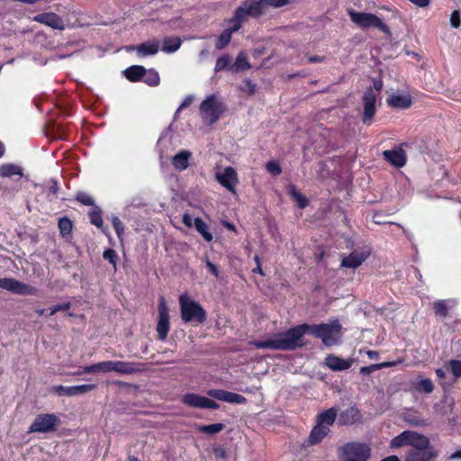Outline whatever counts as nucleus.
Here are the masks:
<instances>
[{
	"mask_svg": "<svg viewBox=\"0 0 461 461\" xmlns=\"http://www.w3.org/2000/svg\"><path fill=\"white\" fill-rule=\"evenodd\" d=\"M341 324L338 320L318 325L301 324L285 332L274 334L264 340H254L250 344L257 348L272 350H294L304 345L303 336L312 334L322 340L326 346L338 344L341 339Z\"/></svg>",
	"mask_w": 461,
	"mask_h": 461,
	"instance_id": "1",
	"label": "nucleus"
},
{
	"mask_svg": "<svg viewBox=\"0 0 461 461\" xmlns=\"http://www.w3.org/2000/svg\"><path fill=\"white\" fill-rule=\"evenodd\" d=\"M225 106L215 95L207 96L200 104L199 113L203 122L206 125L215 123L223 112Z\"/></svg>",
	"mask_w": 461,
	"mask_h": 461,
	"instance_id": "2",
	"label": "nucleus"
},
{
	"mask_svg": "<svg viewBox=\"0 0 461 461\" xmlns=\"http://www.w3.org/2000/svg\"><path fill=\"white\" fill-rule=\"evenodd\" d=\"M340 461H367L371 456V448L366 443L348 442L339 450Z\"/></svg>",
	"mask_w": 461,
	"mask_h": 461,
	"instance_id": "3",
	"label": "nucleus"
},
{
	"mask_svg": "<svg viewBox=\"0 0 461 461\" xmlns=\"http://www.w3.org/2000/svg\"><path fill=\"white\" fill-rule=\"evenodd\" d=\"M179 304L181 309V318L185 322L202 323L205 321V311L198 303L187 295L183 294L179 297Z\"/></svg>",
	"mask_w": 461,
	"mask_h": 461,
	"instance_id": "4",
	"label": "nucleus"
},
{
	"mask_svg": "<svg viewBox=\"0 0 461 461\" xmlns=\"http://www.w3.org/2000/svg\"><path fill=\"white\" fill-rule=\"evenodd\" d=\"M348 15L352 23L361 29L377 28L384 33H390L389 27L380 17L374 14L349 10Z\"/></svg>",
	"mask_w": 461,
	"mask_h": 461,
	"instance_id": "5",
	"label": "nucleus"
},
{
	"mask_svg": "<svg viewBox=\"0 0 461 461\" xmlns=\"http://www.w3.org/2000/svg\"><path fill=\"white\" fill-rule=\"evenodd\" d=\"M100 373L114 372L119 375H133L144 370L141 363L106 360L98 362Z\"/></svg>",
	"mask_w": 461,
	"mask_h": 461,
	"instance_id": "6",
	"label": "nucleus"
},
{
	"mask_svg": "<svg viewBox=\"0 0 461 461\" xmlns=\"http://www.w3.org/2000/svg\"><path fill=\"white\" fill-rule=\"evenodd\" d=\"M288 4V0H247L238 9L247 18L248 15L258 16L267 10L268 7H282Z\"/></svg>",
	"mask_w": 461,
	"mask_h": 461,
	"instance_id": "7",
	"label": "nucleus"
},
{
	"mask_svg": "<svg viewBox=\"0 0 461 461\" xmlns=\"http://www.w3.org/2000/svg\"><path fill=\"white\" fill-rule=\"evenodd\" d=\"M59 419L52 413L37 415L29 428V432L49 433L56 430Z\"/></svg>",
	"mask_w": 461,
	"mask_h": 461,
	"instance_id": "8",
	"label": "nucleus"
},
{
	"mask_svg": "<svg viewBox=\"0 0 461 461\" xmlns=\"http://www.w3.org/2000/svg\"><path fill=\"white\" fill-rule=\"evenodd\" d=\"M217 182L226 188L230 193L237 194V185L239 184L238 173L232 167H226L215 172Z\"/></svg>",
	"mask_w": 461,
	"mask_h": 461,
	"instance_id": "9",
	"label": "nucleus"
},
{
	"mask_svg": "<svg viewBox=\"0 0 461 461\" xmlns=\"http://www.w3.org/2000/svg\"><path fill=\"white\" fill-rule=\"evenodd\" d=\"M169 330V313L167 306L166 300L160 297L158 303V321L157 325V331L161 340L167 339Z\"/></svg>",
	"mask_w": 461,
	"mask_h": 461,
	"instance_id": "10",
	"label": "nucleus"
},
{
	"mask_svg": "<svg viewBox=\"0 0 461 461\" xmlns=\"http://www.w3.org/2000/svg\"><path fill=\"white\" fill-rule=\"evenodd\" d=\"M0 288L15 294H34L36 289L14 278H0Z\"/></svg>",
	"mask_w": 461,
	"mask_h": 461,
	"instance_id": "11",
	"label": "nucleus"
},
{
	"mask_svg": "<svg viewBox=\"0 0 461 461\" xmlns=\"http://www.w3.org/2000/svg\"><path fill=\"white\" fill-rule=\"evenodd\" d=\"M95 388V384H86L74 386L57 385L51 388V392L59 396H77L87 393Z\"/></svg>",
	"mask_w": 461,
	"mask_h": 461,
	"instance_id": "12",
	"label": "nucleus"
},
{
	"mask_svg": "<svg viewBox=\"0 0 461 461\" xmlns=\"http://www.w3.org/2000/svg\"><path fill=\"white\" fill-rule=\"evenodd\" d=\"M183 403L190 406V407H195V408H201V409H212L216 410L219 408V404L215 402L214 401L201 396L196 393H186L182 397Z\"/></svg>",
	"mask_w": 461,
	"mask_h": 461,
	"instance_id": "13",
	"label": "nucleus"
},
{
	"mask_svg": "<svg viewBox=\"0 0 461 461\" xmlns=\"http://www.w3.org/2000/svg\"><path fill=\"white\" fill-rule=\"evenodd\" d=\"M370 253L371 250L367 247L363 248L361 249H356L353 252H351L348 257L342 258L341 267L355 269L358 267L360 265H362L364 261L366 260Z\"/></svg>",
	"mask_w": 461,
	"mask_h": 461,
	"instance_id": "14",
	"label": "nucleus"
},
{
	"mask_svg": "<svg viewBox=\"0 0 461 461\" xmlns=\"http://www.w3.org/2000/svg\"><path fill=\"white\" fill-rule=\"evenodd\" d=\"M364 101V114H363V122L366 124H370L372 118L375 113V102L376 95L373 89H367L363 97Z\"/></svg>",
	"mask_w": 461,
	"mask_h": 461,
	"instance_id": "15",
	"label": "nucleus"
},
{
	"mask_svg": "<svg viewBox=\"0 0 461 461\" xmlns=\"http://www.w3.org/2000/svg\"><path fill=\"white\" fill-rule=\"evenodd\" d=\"M207 394L212 398L229 403L243 404L247 402L246 398L241 394L228 392L225 390L211 389L207 392Z\"/></svg>",
	"mask_w": 461,
	"mask_h": 461,
	"instance_id": "16",
	"label": "nucleus"
},
{
	"mask_svg": "<svg viewBox=\"0 0 461 461\" xmlns=\"http://www.w3.org/2000/svg\"><path fill=\"white\" fill-rule=\"evenodd\" d=\"M33 21L43 23L47 26L51 27L52 29H64L63 20L54 13L40 14L33 17Z\"/></svg>",
	"mask_w": 461,
	"mask_h": 461,
	"instance_id": "17",
	"label": "nucleus"
},
{
	"mask_svg": "<svg viewBox=\"0 0 461 461\" xmlns=\"http://www.w3.org/2000/svg\"><path fill=\"white\" fill-rule=\"evenodd\" d=\"M438 456L433 447L424 449H414L408 453L405 461H430Z\"/></svg>",
	"mask_w": 461,
	"mask_h": 461,
	"instance_id": "18",
	"label": "nucleus"
},
{
	"mask_svg": "<svg viewBox=\"0 0 461 461\" xmlns=\"http://www.w3.org/2000/svg\"><path fill=\"white\" fill-rule=\"evenodd\" d=\"M384 159L396 167H402L406 163V155L401 148L383 152Z\"/></svg>",
	"mask_w": 461,
	"mask_h": 461,
	"instance_id": "19",
	"label": "nucleus"
},
{
	"mask_svg": "<svg viewBox=\"0 0 461 461\" xmlns=\"http://www.w3.org/2000/svg\"><path fill=\"white\" fill-rule=\"evenodd\" d=\"M325 365L334 371H343L348 369L352 365V360L344 359L334 355H329L325 358Z\"/></svg>",
	"mask_w": 461,
	"mask_h": 461,
	"instance_id": "20",
	"label": "nucleus"
},
{
	"mask_svg": "<svg viewBox=\"0 0 461 461\" xmlns=\"http://www.w3.org/2000/svg\"><path fill=\"white\" fill-rule=\"evenodd\" d=\"M387 104L393 108L407 109L411 104V97L407 94H393L387 98Z\"/></svg>",
	"mask_w": 461,
	"mask_h": 461,
	"instance_id": "21",
	"label": "nucleus"
},
{
	"mask_svg": "<svg viewBox=\"0 0 461 461\" xmlns=\"http://www.w3.org/2000/svg\"><path fill=\"white\" fill-rule=\"evenodd\" d=\"M131 50H135L140 57H146L155 55L158 52L159 42L157 41H146L136 47H131Z\"/></svg>",
	"mask_w": 461,
	"mask_h": 461,
	"instance_id": "22",
	"label": "nucleus"
},
{
	"mask_svg": "<svg viewBox=\"0 0 461 461\" xmlns=\"http://www.w3.org/2000/svg\"><path fill=\"white\" fill-rule=\"evenodd\" d=\"M192 153L188 150H181L172 158V165L177 171H184L189 166Z\"/></svg>",
	"mask_w": 461,
	"mask_h": 461,
	"instance_id": "23",
	"label": "nucleus"
},
{
	"mask_svg": "<svg viewBox=\"0 0 461 461\" xmlns=\"http://www.w3.org/2000/svg\"><path fill=\"white\" fill-rule=\"evenodd\" d=\"M409 446L414 449H424L431 447L428 437L411 430H410Z\"/></svg>",
	"mask_w": 461,
	"mask_h": 461,
	"instance_id": "24",
	"label": "nucleus"
},
{
	"mask_svg": "<svg viewBox=\"0 0 461 461\" xmlns=\"http://www.w3.org/2000/svg\"><path fill=\"white\" fill-rule=\"evenodd\" d=\"M330 429L328 426L317 423L309 436V444L316 445L320 443L328 435Z\"/></svg>",
	"mask_w": 461,
	"mask_h": 461,
	"instance_id": "25",
	"label": "nucleus"
},
{
	"mask_svg": "<svg viewBox=\"0 0 461 461\" xmlns=\"http://www.w3.org/2000/svg\"><path fill=\"white\" fill-rule=\"evenodd\" d=\"M411 389L419 393H430L434 390V384L430 379L423 378L411 383Z\"/></svg>",
	"mask_w": 461,
	"mask_h": 461,
	"instance_id": "26",
	"label": "nucleus"
},
{
	"mask_svg": "<svg viewBox=\"0 0 461 461\" xmlns=\"http://www.w3.org/2000/svg\"><path fill=\"white\" fill-rule=\"evenodd\" d=\"M338 411L336 408H330L321 412L317 417V423L330 427L334 423Z\"/></svg>",
	"mask_w": 461,
	"mask_h": 461,
	"instance_id": "27",
	"label": "nucleus"
},
{
	"mask_svg": "<svg viewBox=\"0 0 461 461\" xmlns=\"http://www.w3.org/2000/svg\"><path fill=\"white\" fill-rule=\"evenodd\" d=\"M13 176H23V168L14 164H4L0 167L1 177H10Z\"/></svg>",
	"mask_w": 461,
	"mask_h": 461,
	"instance_id": "28",
	"label": "nucleus"
},
{
	"mask_svg": "<svg viewBox=\"0 0 461 461\" xmlns=\"http://www.w3.org/2000/svg\"><path fill=\"white\" fill-rule=\"evenodd\" d=\"M181 40L178 37L165 38L162 43V51L166 53H173L181 46Z\"/></svg>",
	"mask_w": 461,
	"mask_h": 461,
	"instance_id": "29",
	"label": "nucleus"
},
{
	"mask_svg": "<svg viewBox=\"0 0 461 461\" xmlns=\"http://www.w3.org/2000/svg\"><path fill=\"white\" fill-rule=\"evenodd\" d=\"M146 73V69L141 66H131L124 71L125 77L131 81L140 80Z\"/></svg>",
	"mask_w": 461,
	"mask_h": 461,
	"instance_id": "30",
	"label": "nucleus"
},
{
	"mask_svg": "<svg viewBox=\"0 0 461 461\" xmlns=\"http://www.w3.org/2000/svg\"><path fill=\"white\" fill-rule=\"evenodd\" d=\"M247 18L242 14V10L241 9H237L233 18L229 21L230 25L227 29L230 32H231V33H234V32H238L240 29L242 23Z\"/></svg>",
	"mask_w": 461,
	"mask_h": 461,
	"instance_id": "31",
	"label": "nucleus"
},
{
	"mask_svg": "<svg viewBox=\"0 0 461 461\" xmlns=\"http://www.w3.org/2000/svg\"><path fill=\"white\" fill-rule=\"evenodd\" d=\"M410 440V430H405L398 436L392 438L390 447L393 448H398L404 446H409Z\"/></svg>",
	"mask_w": 461,
	"mask_h": 461,
	"instance_id": "32",
	"label": "nucleus"
},
{
	"mask_svg": "<svg viewBox=\"0 0 461 461\" xmlns=\"http://www.w3.org/2000/svg\"><path fill=\"white\" fill-rule=\"evenodd\" d=\"M288 194L297 203L298 206L301 208H304L308 204L307 198L298 192L294 185H290L287 187Z\"/></svg>",
	"mask_w": 461,
	"mask_h": 461,
	"instance_id": "33",
	"label": "nucleus"
},
{
	"mask_svg": "<svg viewBox=\"0 0 461 461\" xmlns=\"http://www.w3.org/2000/svg\"><path fill=\"white\" fill-rule=\"evenodd\" d=\"M194 226L206 241L212 240V235L208 231L206 223L201 218L194 219Z\"/></svg>",
	"mask_w": 461,
	"mask_h": 461,
	"instance_id": "34",
	"label": "nucleus"
},
{
	"mask_svg": "<svg viewBox=\"0 0 461 461\" xmlns=\"http://www.w3.org/2000/svg\"><path fill=\"white\" fill-rule=\"evenodd\" d=\"M197 430L203 433L213 435L221 432L224 429V425L222 423H214L210 425H198L196 427Z\"/></svg>",
	"mask_w": 461,
	"mask_h": 461,
	"instance_id": "35",
	"label": "nucleus"
},
{
	"mask_svg": "<svg viewBox=\"0 0 461 461\" xmlns=\"http://www.w3.org/2000/svg\"><path fill=\"white\" fill-rule=\"evenodd\" d=\"M395 363L394 362H383V363H380V364H374V365H370L368 366H363L360 368V373L362 375H369L370 373L374 372V371H376V370H379L381 368H384V367H391L393 366H394Z\"/></svg>",
	"mask_w": 461,
	"mask_h": 461,
	"instance_id": "36",
	"label": "nucleus"
},
{
	"mask_svg": "<svg viewBox=\"0 0 461 461\" xmlns=\"http://www.w3.org/2000/svg\"><path fill=\"white\" fill-rule=\"evenodd\" d=\"M142 77L143 81L150 86H156L159 84V76L155 70H146V73Z\"/></svg>",
	"mask_w": 461,
	"mask_h": 461,
	"instance_id": "37",
	"label": "nucleus"
},
{
	"mask_svg": "<svg viewBox=\"0 0 461 461\" xmlns=\"http://www.w3.org/2000/svg\"><path fill=\"white\" fill-rule=\"evenodd\" d=\"M453 303L452 301L440 300L433 303V309L436 314L439 316H446L448 311V303Z\"/></svg>",
	"mask_w": 461,
	"mask_h": 461,
	"instance_id": "38",
	"label": "nucleus"
},
{
	"mask_svg": "<svg viewBox=\"0 0 461 461\" xmlns=\"http://www.w3.org/2000/svg\"><path fill=\"white\" fill-rule=\"evenodd\" d=\"M231 35V32H230L228 29H225L218 37L216 41V48L221 50L226 47L230 41Z\"/></svg>",
	"mask_w": 461,
	"mask_h": 461,
	"instance_id": "39",
	"label": "nucleus"
},
{
	"mask_svg": "<svg viewBox=\"0 0 461 461\" xmlns=\"http://www.w3.org/2000/svg\"><path fill=\"white\" fill-rule=\"evenodd\" d=\"M59 229L62 236L69 235L72 230V222L68 217H62L59 221Z\"/></svg>",
	"mask_w": 461,
	"mask_h": 461,
	"instance_id": "40",
	"label": "nucleus"
},
{
	"mask_svg": "<svg viewBox=\"0 0 461 461\" xmlns=\"http://www.w3.org/2000/svg\"><path fill=\"white\" fill-rule=\"evenodd\" d=\"M89 218L92 224H94L97 228H102L103 218L101 214V210L99 208H93L92 211L89 212Z\"/></svg>",
	"mask_w": 461,
	"mask_h": 461,
	"instance_id": "41",
	"label": "nucleus"
},
{
	"mask_svg": "<svg viewBox=\"0 0 461 461\" xmlns=\"http://www.w3.org/2000/svg\"><path fill=\"white\" fill-rule=\"evenodd\" d=\"M234 67L237 70H246L250 68V65L248 62L247 57L243 52H240L236 59Z\"/></svg>",
	"mask_w": 461,
	"mask_h": 461,
	"instance_id": "42",
	"label": "nucleus"
},
{
	"mask_svg": "<svg viewBox=\"0 0 461 461\" xmlns=\"http://www.w3.org/2000/svg\"><path fill=\"white\" fill-rule=\"evenodd\" d=\"M230 63V58L227 55L220 57L215 64L214 70L216 72L221 71L229 67Z\"/></svg>",
	"mask_w": 461,
	"mask_h": 461,
	"instance_id": "43",
	"label": "nucleus"
},
{
	"mask_svg": "<svg viewBox=\"0 0 461 461\" xmlns=\"http://www.w3.org/2000/svg\"><path fill=\"white\" fill-rule=\"evenodd\" d=\"M100 373L98 363L82 367L81 370L73 373L74 375H81L83 374Z\"/></svg>",
	"mask_w": 461,
	"mask_h": 461,
	"instance_id": "44",
	"label": "nucleus"
},
{
	"mask_svg": "<svg viewBox=\"0 0 461 461\" xmlns=\"http://www.w3.org/2000/svg\"><path fill=\"white\" fill-rule=\"evenodd\" d=\"M113 226L116 231V234L121 238L124 232V225L117 216L112 218Z\"/></svg>",
	"mask_w": 461,
	"mask_h": 461,
	"instance_id": "45",
	"label": "nucleus"
},
{
	"mask_svg": "<svg viewBox=\"0 0 461 461\" xmlns=\"http://www.w3.org/2000/svg\"><path fill=\"white\" fill-rule=\"evenodd\" d=\"M449 369L451 373L456 377L461 376V361L460 360H451L449 361Z\"/></svg>",
	"mask_w": 461,
	"mask_h": 461,
	"instance_id": "46",
	"label": "nucleus"
},
{
	"mask_svg": "<svg viewBox=\"0 0 461 461\" xmlns=\"http://www.w3.org/2000/svg\"><path fill=\"white\" fill-rule=\"evenodd\" d=\"M267 170L273 176H278L281 173V167L276 161H269L267 166Z\"/></svg>",
	"mask_w": 461,
	"mask_h": 461,
	"instance_id": "47",
	"label": "nucleus"
},
{
	"mask_svg": "<svg viewBox=\"0 0 461 461\" xmlns=\"http://www.w3.org/2000/svg\"><path fill=\"white\" fill-rule=\"evenodd\" d=\"M77 200L85 205L94 204L93 198L85 193H78L77 194Z\"/></svg>",
	"mask_w": 461,
	"mask_h": 461,
	"instance_id": "48",
	"label": "nucleus"
},
{
	"mask_svg": "<svg viewBox=\"0 0 461 461\" xmlns=\"http://www.w3.org/2000/svg\"><path fill=\"white\" fill-rule=\"evenodd\" d=\"M71 303L69 302L58 303L50 308V315H54L56 312L59 311H67L70 308Z\"/></svg>",
	"mask_w": 461,
	"mask_h": 461,
	"instance_id": "49",
	"label": "nucleus"
},
{
	"mask_svg": "<svg viewBox=\"0 0 461 461\" xmlns=\"http://www.w3.org/2000/svg\"><path fill=\"white\" fill-rule=\"evenodd\" d=\"M450 23L454 28H457L460 26V14L458 11H454L451 14Z\"/></svg>",
	"mask_w": 461,
	"mask_h": 461,
	"instance_id": "50",
	"label": "nucleus"
},
{
	"mask_svg": "<svg viewBox=\"0 0 461 461\" xmlns=\"http://www.w3.org/2000/svg\"><path fill=\"white\" fill-rule=\"evenodd\" d=\"M404 420L407 421L410 425L419 427L425 425V421L418 419V418H411L409 416H404Z\"/></svg>",
	"mask_w": 461,
	"mask_h": 461,
	"instance_id": "51",
	"label": "nucleus"
},
{
	"mask_svg": "<svg viewBox=\"0 0 461 461\" xmlns=\"http://www.w3.org/2000/svg\"><path fill=\"white\" fill-rule=\"evenodd\" d=\"M205 264L209 271L216 277L219 278L220 271L218 267L212 263L208 258L205 260Z\"/></svg>",
	"mask_w": 461,
	"mask_h": 461,
	"instance_id": "52",
	"label": "nucleus"
},
{
	"mask_svg": "<svg viewBox=\"0 0 461 461\" xmlns=\"http://www.w3.org/2000/svg\"><path fill=\"white\" fill-rule=\"evenodd\" d=\"M104 258L105 259L109 260V262L115 267V264H116L115 263L116 254H115L114 250H113V249H106L104 252Z\"/></svg>",
	"mask_w": 461,
	"mask_h": 461,
	"instance_id": "53",
	"label": "nucleus"
},
{
	"mask_svg": "<svg viewBox=\"0 0 461 461\" xmlns=\"http://www.w3.org/2000/svg\"><path fill=\"white\" fill-rule=\"evenodd\" d=\"M192 102H193V97L192 96L185 97V100L183 101V103L180 104V106L176 110V112L175 113V117H176L178 115L180 111H182L183 109L188 107L192 104Z\"/></svg>",
	"mask_w": 461,
	"mask_h": 461,
	"instance_id": "54",
	"label": "nucleus"
},
{
	"mask_svg": "<svg viewBox=\"0 0 461 461\" xmlns=\"http://www.w3.org/2000/svg\"><path fill=\"white\" fill-rule=\"evenodd\" d=\"M194 219H193V217L190 214L185 213L183 215V223L186 227H188V228L192 227L194 225Z\"/></svg>",
	"mask_w": 461,
	"mask_h": 461,
	"instance_id": "55",
	"label": "nucleus"
},
{
	"mask_svg": "<svg viewBox=\"0 0 461 461\" xmlns=\"http://www.w3.org/2000/svg\"><path fill=\"white\" fill-rule=\"evenodd\" d=\"M346 415L351 416V420H347L348 422H354L356 418L358 417V411L355 408H350L346 411Z\"/></svg>",
	"mask_w": 461,
	"mask_h": 461,
	"instance_id": "56",
	"label": "nucleus"
},
{
	"mask_svg": "<svg viewBox=\"0 0 461 461\" xmlns=\"http://www.w3.org/2000/svg\"><path fill=\"white\" fill-rule=\"evenodd\" d=\"M49 190H50V193L53 196L57 195L59 187H58V183L55 180H51L50 181V185Z\"/></svg>",
	"mask_w": 461,
	"mask_h": 461,
	"instance_id": "57",
	"label": "nucleus"
},
{
	"mask_svg": "<svg viewBox=\"0 0 461 461\" xmlns=\"http://www.w3.org/2000/svg\"><path fill=\"white\" fill-rule=\"evenodd\" d=\"M419 7H426L429 5V0H409Z\"/></svg>",
	"mask_w": 461,
	"mask_h": 461,
	"instance_id": "58",
	"label": "nucleus"
},
{
	"mask_svg": "<svg viewBox=\"0 0 461 461\" xmlns=\"http://www.w3.org/2000/svg\"><path fill=\"white\" fill-rule=\"evenodd\" d=\"M374 87L376 91H380L383 87V82L380 79L374 81Z\"/></svg>",
	"mask_w": 461,
	"mask_h": 461,
	"instance_id": "59",
	"label": "nucleus"
},
{
	"mask_svg": "<svg viewBox=\"0 0 461 461\" xmlns=\"http://www.w3.org/2000/svg\"><path fill=\"white\" fill-rule=\"evenodd\" d=\"M449 458L450 459H459V458H461V449L454 452L453 454H451Z\"/></svg>",
	"mask_w": 461,
	"mask_h": 461,
	"instance_id": "60",
	"label": "nucleus"
},
{
	"mask_svg": "<svg viewBox=\"0 0 461 461\" xmlns=\"http://www.w3.org/2000/svg\"><path fill=\"white\" fill-rule=\"evenodd\" d=\"M436 375L439 379L445 378V372L440 368L436 370Z\"/></svg>",
	"mask_w": 461,
	"mask_h": 461,
	"instance_id": "61",
	"label": "nucleus"
},
{
	"mask_svg": "<svg viewBox=\"0 0 461 461\" xmlns=\"http://www.w3.org/2000/svg\"><path fill=\"white\" fill-rule=\"evenodd\" d=\"M366 354L370 358H377L378 357V352H376V351L369 350V351H367Z\"/></svg>",
	"mask_w": 461,
	"mask_h": 461,
	"instance_id": "62",
	"label": "nucleus"
},
{
	"mask_svg": "<svg viewBox=\"0 0 461 461\" xmlns=\"http://www.w3.org/2000/svg\"><path fill=\"white\" fill-rule=\"evenodd\" d=\"M224 226L230 230L236 231L235 226L230 222H225Z\"/></svg>",
	"mask_w": 461,
	"mask_h": 461,
	"instance_id": "63",
	"label": "nucleus"
},
{
	"mask_svg": "<svg viewBox=\"0 0 461 461\" xmlns=\"http://www.w3.org/2000/svg\"><path fill=\"white\" fill-rule=\"evenodd\" d=\"M381 461H399V458L396 456H390L388 457L384 458Z\"/></svg>",
	"mask_w": 461,
	"mask_h": 461,
	"instance_id": "64",
	"label": "nucleus"
}]
</instances>
